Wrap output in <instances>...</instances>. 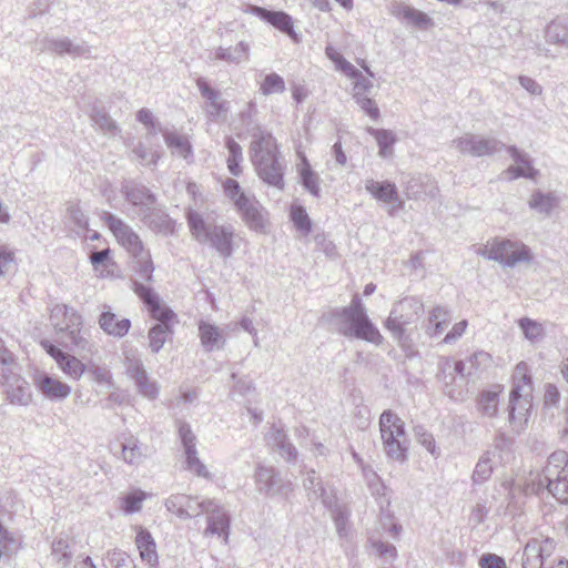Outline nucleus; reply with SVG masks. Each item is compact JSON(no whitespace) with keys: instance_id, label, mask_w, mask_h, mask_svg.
<instances>
[{"instance_id":"f257e3e1","label":"nucleus","mask_w":568,"mask_h":568,"mask_svg":"<svg viewBox=\"0 0 568 568\" xmlns=\"http://www.w3.org/2000/svg\"><path fill=\"white\" fill-rule=\"evenodd\" d=\"M321 321L333 327L338 334L379 346L384 342L378 327L369 318L359 296L354 294L347 306L331 307L323 313Z\"/></svg>"},{"instance_id":"f03ea898","label":"nucleus","mask_w":568,"mask_h":568,"mask_svg":"<svg viewBox=\"0 0 568 568\" xmlns=\"http://www.w3.org/2000/svg\"><path fill=\"white\" fill-rule=\"evenodd\" d=\"M248 155L260 180L271 187L284 191L286 164L281 156L280 144L271 132L256 128L252 133Z\"/></svg>"},{"instance_id":"7ed1b4c3","label":"nucleus","mask_w":568,"mask_h":568,"mask_svg":"<svg viewBox=\"0 0 568 568\" xmlns=\"http://www.w3.org/2000/svg\"><path fill=\"white\" fill-rule=\"evenodd\" d=\"M186 223L192 237L200 244H206L222 258L231 257L235 252V229L232 224L209 222L194 209L185 212Z\"/></svg>"},{"instance_id":"20e7f679","label":"nucleus","mask_w":568,"mask_h":568,"mask_svg":"<svg viewBox=\"0 0 568 568\" xmlns=\"http://www.w3.org/2000/svg\"><path fill=\"white\" fill-rule=\"evenodd\" d=\"M383 452L388 459L400 464L408 459L409 439L404 420L392 409H385L378 419Z\"/></svg>"},{"instance_id":"39448f33","label":"nucleus","mask_w":568,"mask_h":568,"mask_svg":"<svg viewBox=\"0 0 568 568\" xmlns=\"http://www.w3.org/2000/svg\"><path fill=\"white\" fill-rule=\"evenodd\" d=\"M50 322L57 334L61 335L65 347L87 349L88 339L81 335L83 320L80 313L67 304H55L50 310Z\"/></svg>"},{"instance_id":"423d86ee","label":"nucleus","mask_w":568,"mask_h":568,"mask_svg":"<svg viewBox=\"0 0 568 568\" xmlns=\"http://www.w3.org/2000/svg\"><path fill=\"white\" fill-rule=\"evenodd\" d=\"M478 254L489 261L498 262L504 267H515L519 263H530L534 260V254L528 245L508 239H495L479 250Z\"/></svg>"},{"instance_id":"0eeeda50","label":"nucleus","mask_w":568,"mask_h":568,"mask_svg":"<svg viewBox=\"0 0 568 568\" xmlns=\"http://www.w3.org/2000/svg\"><path fill=\"white\" fill-rule=\"evenodd\" d=\"M253 478L256 490L267 498L278 497L287 500L294 490V484L272 465L258 463L255 466Z\"/></svg>"},{"instance_id":"6e6552de","label":"nucleus","mask_w":568,"mask_h":568,"mask_svg":"<svg viewBox=\"0 0 568 568\" xmlns=\"http://www.w3.org/2000/svg\"><path fill=\"white\" fill-rule=\"evenodd\" d=\"M551 468L546 473H530L525 484V491L542 497L551 495L561 504H568V471L551 476Z\"/></svg>"},{"instance_id":"1a4fd4ad","label":"nucleus","mask_w":568,"mask_h":568,"mask_svg":"<svg viewBox=\"0 0 568 568\" xmlns=\"http://www.w3.org/2000/svg\"><path fill=\"white\" fill-rule=\"evenodd\" d=\"M100 217L130 257L145 254L146 250L140 235L122 219L109 211H102Z\"/></svg>"},{"instance_id":"9d476101","label":"nucleus","mask_w":568,"mask_h":568,"mask_svg":"<svg viewBox=\"0 0 568 568\" xmlns=\"http://www.w3.org/2000/svg\"><path fill=\"white\" fill-rule=\"evenodd\" d=\"M453 143L462 154L473 158L493 156L506 148V144L495 136L475 133H465Z\"/></svg>"},{"instance_id":"9b49d317","label":"nucleus","mask_w":568,"mask_h":568,"mask_svg":"<svg viewBox=\"0 0 568 568\" xmlns=\"http://www.w3.org/2000/svg\"><path fill=\"white\" fill-rule=\"evenodd\" d=\"M243 12L255 16L261 21L272 26L280 32L286 34L294 43L301 42V33L294 28V20L291 14L283 10H272L252 3H246Z\"/></svg>"},{"instance_id":"f8f14e48","label":"nucleus","mask_w":568,"mask_h":568,"mask_svg":"<svg viewBox=\"0 0 568 568\" xmlns=\"http://www.w3.org/2000/svg\"><path fill=\"white\" fill-rule=\"evenodd\" d=\"M556 546V540L549 536L537 534L530 537L523 550L521 567L545 568V561L554 554Z\"/></svg>"},{"instance_id":"ddd939ff","label":"nucleus","mask_w":568,"mask_h":568,"mask_svg":"<svg viewBox=\"0 0 568 568\" xmlns=\"http://www.w3.org/2000/svg\"><path fill=\"white\" fill-rule=\"evenodd\" d=\"M164 506L168 511L186 520L204 514V510L213 509V499L199 500L197 496L172 494L165 499Z\"/></svg>"},{"instance_id":"4468645a","label":"nucleus","mask_w":568,"mask_h":568,"mask_svg":"<svg viewBox=\"0 0 568 568\" xmlns=\"http://www.w3.org/2000/svg\"><path fill=\"white\" fill-rule=\"evenodd\" d=\"M365 190L378 202L388 205L387 213L395 216L398 211L404 209L405 202L398 193L397 185L389 180L375 181L365 180Z\"/></svg>"},{"instance_id":"2eb2a0df","label":"nucleus","mask_w":568,"mask_h":568,"mask_svg":"<svg viewBox=\"0 0 568 568\" xmlns=\"http://www.w3.org/2000/svg\"><path fill=\"white\" fill-rule=\"evenodd\" d=\"M175 424L185 455L186 469L194 471L197 476L207 477L209 471L205 465L197 457L196 436L194 435L191 425L182 419H178Z\"/></svg>"},{"instance_id":"dca6fc26","label":"nucleus","mask_w":568,"mask_h":568,"mask_svg":"<svg viewBox=\"0 0 568 568\" xmlns=\"http://www.w3.org/2000/svg\"><path fill=\"white\" fill-rule=\"evenodd\" d=\"M120 192L129 204L139 209V215L158 203V195L136 180L123 181Z\"/></svg>"},{"instance_id":"f3484780","label":"nucleus","mask_w":568,"mask_h":568,"mask_svg":"<svg viewBox=\"0 0 568 568\" xmlns=\"http://www.w3.org/2000/svg\"><path fill=\"white\" fill-rule=\"evenodd\" d=\"M236 212L240 214L244 224L256 233H265L266 224L268 221V212L260 203V201L251 195L245 201L235 206Z\"/></svg>"},{"instance_id":"a211bd4d","label":"nucleus","mask_w":568,"mask_h":568,"mask_svg":"<svg viewBox=\"0 0 568 568\" xmlns=\"http://www.w3.org/2000/svg\"><path fill=\"white\" fill-rule=\"evenodd\" d=\"M141 222L156 234L172 236L176 232V221L166 212L159 202L140 214Z\"/></svg>"},{"instance_id":"6ab92c4d","label":"nucleus","mask_w":568,"mask_h":568,"mask_svg":"<svg viewBox=\"0 0 568 568\" xmlns=\"http://www.w3.org/2000/svg\"><path fill=\"white\" fill-rule=\"evenodd\" d=\"M389 13L397 20L418 30H428L434 27L433 18L426 12L402 1L392 2Z\"/></svg>"},{"instance_id":"aec40b11","label":"nucleus","mask_w":568,"mask_h":568,"mask_svg":"<svg viewBox=\"0 0 568 568\" xmlns=\"http://www.w3.org/2000/svg\"><path fill=\"white\" fill-rule=\"evenodd\" d=\"M132 290L152 318H164L172 314L173 310L163 303L160 295L150 285L134 280L132 281Z\"/></svg>"},{"instance_id":"412c9836","label":"nucleus","mask_w":568,"mask_h":568,"mask_svg":"<svg viewBox=\"0 0 568 568\" xmlns=\"http://www.w3.org/2000/svg\"><path fill=\"white\" fill-rule=\"evenodd\" d=\"M132 290L152 318H164L172 314L173 310L163 303L160 295L150 285L134 280L132 281Z\"/></svg>"},{"instance_id":"4be33fe9","label":"nucleus","mask_w":568,"mask_h":568,"mask_svg":"<svg viewBox=\"0 0 568 568\" xmlns=\"http://www.w3.org/2000/svg\"><path fill=\"white\" fill-rule=\"evenodd\" d=\"M412 315L399 310V307L394 304L388 317L384 322V327L392 334L393 338L397 341L400 346H406L412 342V338L408 334V326L416 323Z\"/></svg>"},{"instance_id":"5701e85b","label":"nucleus","mask_w":568,"mask_h":568,"mask_svg":"<svg viewBox=\"0 0 568 568\" xmlns=\"http://www.w3.org/2000/svg\"><path fill=\"white\" fill-rule=\"evenodd\" d=\"M125 365L126 374L131 379H133L139 394L150 399L156 398L159 389L155 383L150 382L142 361L134 356H126Z\"/></svg>"},{"instance_id":"b1692460","label":"nucleus","mask_w":568,"mask_h":568,"mask_svg":"<svg viewBox=\"0 0 568 568\" xmlns=\"http://www.w3.org/2000/svg\"><path fill=\"white\" fill-rule=\"evenodd\" d=\"M196 88L205 99L206 116L210 121H217L220 118L226 115L229 102L220 99V91L212 88L206 78H197Z\"/></svg>"},{"instance_id":"393cba45","label":"nucleus","mask_w":568,"mask_h":568,"mask_svg":"<svg viewBox=\"0 0 568 568\" xmlns=\"http://www.w3.org/2000/svg\"><path fill=\"white\" fill-rule=\"evenodd\" d=\"M40 44L41 51H48L60 57L69 55L71 58H78L90 52V48L84 41L74 42L68 37H44L40 41Z\"/></svg>"},{"instance_id":"a878e982","label":"nucleus","mask_w":568,"mask_h":568,"mask_svg":"<svg viewBox=\"0 0 568 568\" xmlns=\"http://www.w3.org/2000/svg\"><path fill=\"white\" fill-rule=\"evenodd\" d=\"M508 419L517 432L524 429L532 410V395L509 394Z\"/></svg>"},{"instance_id":"bb28decb","label":"nucleus","mask_w":568,"mask_h":568,"mask_svg":"<svg viewBox=\"0 0 568 568\" xmlns=\"http://www.w3.org/2000/svg\"><path fill=\"white\" fill-rule=\"evenodd\" d=\"M154 320L156 323L150 327L148 338L151 353L158 354L173 335V324L176 320V314L172 312V314L164 318Z\"/></svg>"},{"instance_id":"cd10ccee","label":"nucleus","mask_w":568,"mask_h":568,"mask_svg":"<svg viewBox=\"0 0 568 568\" xmlns=\"http://www.w3.org/2000/svg\"><path fill=\"white\" fill-rule=\"evenodd\" d=\"M204 513L207 514V526L205 529V535H216L227 539L231 525V518L227 511H225L213 499V509L204 510Z\"/></svg>"},{"instance_id":"c85d7f7f","label":"nucleus","mask_w":568,"mask_h":568,"mask_svg":"<svg viewBox=\"0 0 568 568\" xmlns=\"http://www.w3.org/2000/svg\"><path fill=\"white\" fill-rule=\"evenodd\" d=\"M135 546L139 550L141 560L156 568L159 566V555L156 551V542L152 534L144 527H139L135 536Z\"/></svg>"},{"instance_id":"c756f323","label":"nucleus","mask_w":568,"mask_h":568,"mask_svg":"<svg viewBox=\"0 0 568 568\" xmlns=\"http://www.w3.org/2000/svg\"><path fill=\"white\" fill-rule=\"evenodd\" d=\"M36 385L50 400H63L71 394V386L48 374L39 375Z\"/></svg>"},{"instance_id":"7c9ffc66","label":"nucleus","mask_w":568,"mask_h":568,"mask_svg":"<svg viewBox=\"0 0 568 568\" xmlns=\"http://www.w3.org/2000/svg\"><path fill=\"white\" fill-rule=\"evenodd\" d=\"M323 506L331 513L338 537L346 538L349 531V517L352 514L349 507L345 504H339L336 497L324 500Z\"/></svg>"},{"instance_id":"2f4dec72","label":"nucleus","mask_w":568,"mask_h":568,"mask_svg":"<svg viewBox=\"0 0 568 568\" xmlns=\"http://www.w3.org/2000/svg\"><path fill=\"white\" fill-rule=\"evenodd\" d=\"M106 308L99 316L98 322L101 329L108 335L119 338L124 337L131 328V321L129 318L118 320L111 308Z\"/></svg>"},{"instance_id":"473e14b6","label":"nucleus","mask_w":568,"mask_h":568,"mask_svg":"<svg viewBox=\"0 0 568 568\" xmlns=\"http://www.w3.org/2000/svg\"><path fill=\"white\" fill-rule=\"evenodd\" d=\"M547 43L568 49V16L562 14L552 19L545 28Z\"/></svg>"},{"instance_id":"72a5a7b5","label":"nucleus","mask_w":568,"mask_h":568,"mask_svg":"<svg viewBox=\"0 0 568 568\" xmlns=\"http://www.w3.org/2000/svg\"><path fill=\"white\" fill-rule=\"evenodd\" d=\"M199 336L201 344L206 352L221 348L225 343L222 331L214 323L201 320L199 322Z\"/></svg>"},{"instance_id":"f704fd0d","label":"nucleus","mask_w":568,"mask_h":568,"mask_svg":"<svg viewBox=\"0 0 568 568\" xmlns=\"http://www.w3.org/2000/svg\"><path fill=\"white\" fill-rule=\"evenodd\" d=\"M297 172L302 187L312 196L320 199L322 196L321 178L318 173L313 170L306 158L298 165Z\"/></svg>"},{"instance_id":"c9c22d12","label":"nucleus","mask_w":568,"mask_h":568,"mask_svg":"<svg viewBox=\"0 0 568 568\" xmlns=\"http://www.w3.org/2000/svg\"><path fill=\"white\" fill-rule=\"evenodd\" d=\"M534 379L526 362H519L513 373V385L509 394L532 395Z\"/></svg>"},{"instance_id":"e433bc0d","label":"nucleus","mask_w":568,"mask_h":568,"mask_svg":"<svg viewBox=\"0 0 568 568\" xmlns=\"http://www.w3.org/2000/svg\"><path fill=\"white\" fill-rule=\"evenodd\" d=\"M452 321L450 313L440 305L434 306L428 313V324L426 333L430 337H438L447 328Z\"/></svg>"},{"instance_id":"4c0bfd02","label":"nucleus","mask_w":568,"mask_h":568,"mask_svg":"<svg viewBox=\"0 0 568 568\" xmlns=\"http://www.w3.org/2000/svg\"><path fill=\"white\" fill-rule=\"evenodd\" d=\"M163 139L172 154L185 160L193 156V148L187 136L164 129Z\"/></svg>"},{"instance_id":"58836bf2","label":"nucleus","mask_w":568,"mask_h":568,"mask_svg":"<svg viewBox=\"0 0 568 568\" xmlns=\"http://www.w3.org/2000/svg\"><path fill=\"white\" fill-rule=\"evenodd\" d=\"M303 487L307 491V497L310 500L320 499L324 505V500L332 499L335 496H329L327 490L323 484L322 477L317 474V471L313 468L306 471V477L303 480Z\"/></svg>"},{"instance_id":"ea45409f","label":"nucleus","mask_w":568,"mask_h":568,"mask_svg":"<svg viewBox=\"0 0 568 568\" xmlns=\"http://www.w3.org/2000/svg\"><path fill=\"white\" fill-rule=\"evenodd\" d=\"M121 453L123 460L129 465H138L146 456V446L130 435L121 443Z\"/></svg>"},{"instance_id":"a19ab883","label":"nucleus","mask_w":568,"mask_h":568,"mask_svg":"<svg viewBox=\"0 0 568 568\" xmlns=\"http://www.w3.org/2000/svg\"><path fill=\"white\" fill-rule=\"evenodd\" d=\"M8 400L11 404L27 406L32 400V393L29 383L20 377L14 383L10 384L4 388Z\"/></svg>"},{"instance_id":"79ce46f5","label":"nucleus","mask_w":568,"mask_h":568,"mask_svg":"<svg viewBox=\"0 0 568 568\" xmlns=\"http://www.w3.org/2000/svg\"><path fill=\"white\" fill-rule=\"evenodd\" d=\"M505 149L515 162V166L525 170L529 175L528 180L535 181L539 176L540 172L534 166V160L528 153L516 145H506Z\"/></svg>"},{"instance_id":"37998d69","label":"nucleus","mask_w":568,"mask_h":568,"mask_svg":"<svg viewBox=\"0 0 568 568\" xmlns=\"http://www.w3.org/2000/svg\"><path fill=\"white\" fill-rule=\"evenodd\" d=\"M250 45L245 41H240L235 47H219L215 50V59L239 64L247 59Z\"/></svg>"},{"instance_id":"c03bdc74","label":"nucleus","mask_w":568,"mask_h":568,"mask_svg":"<svg viewBox=\"0 0 568 568\" xmlns=\"http://www.w3.org/2000/svg\"><path fill=\"white\" fill-rule=\"evenodd\" d=\"M148 497L144 490L134 488L120 497V510L126 516L136 514L142 509L143 501Z\"/></svg>"},{"instance_id":"a18cd8bd","label":"nucleus","mask_w":568,"mask_h":568,"mask_svg":"<svg viewBox=\"0 0 568 568\" xmlns=\"http://www.w3.org/2000/svg\"><path fill=\"white\" fill-rule=\"evenodd\" d=\"M273 442L281 457L288 464H295L298 454L297 449L283 429L276 428L274 430Z\"/></svg>"},{"instance_id":"49530a36","label":"nucleus","mask_w":568,"mask_h":568,"mask_svg":"<svg viewBox=\"0 0 568 568\" xmlns=\"http://www.w3.org/2000/svg\"><path fill=\"white\" fill-rule=\"evenodd\" d=\"M558 204L559 199L554 193H545L540 190L534 191L529 200L530 209L545 215H549Z\"/></svg>"},{"instance_id":"de8ad7c7","label":"nucleus","mask_w":568,"mask_h":568,"mask_svg":"<svg viewBox=\"0 0 568 568\" xmlns=\"http://www.w3.org/2000/svg\"><path fill=\"white\" fill-rule=\"evenodd\" d=\"M476 407L481 416L495 417L499 409V394L489 389L480 392L476 399Z\"/></svg>"},{"instance_id":"09e8293b","label":"nucleus","mask_w":568,"mask_h":568,"mask_svg":"<svg viewBox=\"0 0 568 568\" xmlns=\"http://www.w3.org/2000/svg\"><path fill=\"white\" fill-rule=\"evenodd\" d=\"M225 148L227 149V170L233 176H240L242 174L241 163L243 161V150L240 143L233 138L227 136L225 139Z\"/></svg>"},{"instance_id":"8fccbe9b","label":"nucleus","mask_w":568,"mask_h":568,"mask_svg":"<svg viewBox=\"0 0 568 568\" xmlns=\"http://www.w3.org/2000/svg\"><path fill=\"white\" fill-rule=\"evenodd\" d=\"M290 221L296 231L303 235H308L313 230V222L303 205L294 204L290 209Z\"/></svg>"},{"instance_id":"3c124183","label":"nucleus","mask_w":568,"mask_h":568,"mask_svg":"<svg viewBox=\"0 0 568 568\" xmlns=\"http://www.w3.org/2000/svg\"><path fill=\"white\" fill-rule=\"evenodd\" d=\"M90 119L104 133L115 135L119 132V128L115 121L104 110V108L92 106L90 112Z\"/></svg>"},{"instance_id":"603ef678","label":"nucleus","mask_w":568,"mask_h":568,"mask_svg":"<svg viewBox=\"0 0 568 568\" xmlns=\"http://www.w3.org/2000/svg\"><path fill=\"white\" fill-rule=\"evenodd\" d=\"M368 132L375 138L378 145V154L387 158L393 153L396 136L390 130L369 128Z\"/></svg>"},{"instance_id":"864d4df0","label":"nucleus","mask_w":568,"mask_h":568,"mask_svg":"<svg viewBox=\"0 0 568 568\" xmlns=\"http://www.w3.org/2000/svg\"><path fill=\"white\" fill-rule=\"evenodd\" d=\"M325 55L334 63L335 69L343 72L347 78L359 74V70L346 60L333 44L325 47Z\"/></svg>"},{"instance_id":"5fc2aeb1","label":"nucleus","mask_w":568,"mask_h":568,"mask_svg":"<svg viewBox=\"0 0 568 568\" xmlns=\"http://www.w3.org/2000/svg\"><path fill=\"white\" fill-rule=\"evenodd\" d=\"M494 471L490 458V452H485L478 459L471 475L474 485H481L486 483Z\"/></svg>"},{"instance_id":"6e6d98bb","label":"nucleus","mask_w":568,"mask_h":568,"mask_svg":"<svg viewBox=\"0 0 568 568\" xmlns=\"http://www.w3.org/2000/svg\"><path fill=\"white\" fill-rule=\"evenodd\" d=\"M132 258L133 271L145 282L153 281L154 264L149 251L144 255Z\"/></svg>"},{"instance_id":"4d7b16f0","label":"nucleus","mask_w":568,"mask_h":568,"mask_svg":"<svg viewBox=\"0 0 568 568\" xmlns=\"http://www.w3.org/2000/svg\"><path fill=\"white\" fill-rule=\"evenodd\" d=\"M518 326L520 331L523 332L525 338L530 341L531 343H535L539 339H541L545 335L544 327L540 323H538L535 320H531L529 317H521L518 321Z\"/></svg>"},{"instance_id":"13d9d810","label":"nucleus","mask_w":568,"mask_h":568,"mask_svg":"<svg viewBox=\"0 0 568 568\" xmlns=\"http://www.w3.org/2000/svg\"><path fill=\"white\" fill-rule=\"evenodd\" d=\"M260 91L263 95L283 93L285 91L284 78L276 72L267 73L261 83Z\"/></svg>"},{"instance_id":"bf43d9fd","label":"nucleus","mask_w":568,"mask_h":568,"mask_svg":"<svg viewBox=\"0 0 568 568\" xmlns=\"http://www.w3.org/2000/svg\"><path fill=\"white\" fill-rule=\"evenodd\" d=\"M52 555L55 557V560L63 568L68 567L72 560V552L70 550V545L67 539L57 538L52 541L51 545Z\"/></svg>"},{"instance_id":"052dcab7","label":"nucleus","mask_w":568,"mask_h":568,"mask_svg":"<svg viewBox=\"0 0 568 568\" xmlns=\"http://www.w3.org/2000/svg\"><path fill=\"white\" fill-rule=\"evenodd\" d=\"M58 366L65 375L74 379H79L85 372V365L70 354H67L63 359L59 361Z\"/></svg>"},{"instance_id":"680f3d73","label":"nucleus","mask_w":568,"mask_h":568,"mask_svg":"<svg viewBox=\"0 0 568 568\" xmlns=\"http://www.w3.org/2000/svg\"><path fill=\"white\" fill-rule=\"evenodd\" d=\"M437 379L443 384L445 394L455 398V390L452 386L456 381V374L452 369V362L449 359H446V362L440 366Z\"/></svg>"},{"instance_id":"e2e57ef3","label":"nucleus","mask_w":568,"mask_h":568,"mask_svg":"<svg viewBox=\"0 0 568 568\" xmlns=\"http://www.w3.org/2000/svg\"><path fill=\"white\" fill-rule=\"evenodd\" d=\"M415 437L432 456H439L440 452L436 446L435 438L432 433H429L423 425H417L414 427Z\"/></svg>"},{"instance_id":"0e129e2a","label":"nucleus","mask_w":568,"mask_h":568,"mask_svg":"<svg viewBox=\"0 0 568 568\" xmlns=\"http://www.w3.org/2000/svg\"><path fill=\"white\" fill-rule=\"evenodd\" d=\"M223 192L232 201L234 206H237L240 202L251 196L246 194L240 183L232 178H227L223 182Z\"/></svg>"},{"instance_id":"69168bd1","label":"nucleus","mask_w":568,"mask_h":568,"mask_svg":"<svg viewBox=\"0 0 568 568\" xmlns=\"http://www.w3.org/2000/svg\"><path fill=\"white\" fill-rule=\"evenodd\" d=\"M567 466L568 453L566 450L558 449L549 455L548 464L540 473H546L549 468H551V476H556V474L559 471H567Z\"/></svg>"},{"instance_id":"338daca9","label":"nucleus","mask_w":568,"mask_h":568,"mask_svg":"<svg viewBox=\"0 0 568 568\" xmlns=\"http://www.w3.org/2000/svg\"><path fill=\"white\" fill-rule=\"evenodd\" d=\"M257 113V104L255 101L251 100L246 103L245 108L240 111V121L243 126L252 133L256 130V128H261L254 120L255 115Z\"/></svg>"},{"instance_id":"774afa93","label":"nucleus","mask_w":568,"mask_h":568,"mask_svg":"<svg viewBox=\"0 0 568 568\" xmlns=\"http://www.w3.org/2000/svg\"><path fill=\"white\" fill-rule=\"evenodd\" d=\"M108 561L112 568H135L134 560L125 551L114 549L108 554Z\"/></svg>"}]
</instances>
